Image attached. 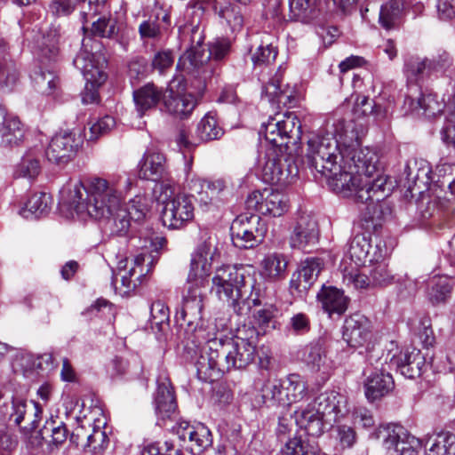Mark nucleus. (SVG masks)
<instances>
[{
	"mask_svg": "<svg viewBox=\"0 0 455 455\" xmlns=\"http://www.w3.org/2000/svg\"><path fill=\"white\" fill-rule=\"evenodd\" d=\"M132 186L130 178L120 175L91 176L68 183L60 191V201L79 218L105 220L111 235L123 236L128 234L132 221L142 222L149 212L148 199L141 195L123 206Z\"/></svg>",
	"mask_w": 455,
	"mask_h": 455,
	"instance_id": "obj_1",
	"label": "nucleus"
},
{
	"mask_svg": "<svg viewBox=\"0 0 455 455\" xmlns=\"http://www.w3.org/2000/svg\"><path fill=\"white\" fill-rule=\"evenodd\" d=\"M219 255L214 241L209 237L193 253L190 269L187 279V291L183 296L181 308L177 312V319L182 320L188 327H195L196 337H203L204 331L197 329L202 321V311L208 276L212 264Z\"/></svg>",
	"mask_w": 455,
	"mask_h": 455,
	"instance_id": "obj_2",
	"label": "nucleus"
},
{
	"mask_svg": "<svg viewBox=\"0 0 455 455\" xmlns=\"http://www.w3.org/2000/svg\"><path fill=\"white\" fill-rule=\"evenodd\" d=\"M245 268L223 266L216 269L212 277V291L228 303L239 315L249 314L252 307L260 305V288Z\"/></svg>",
	"mask_w": 455,
	"mask_h": 455,
	"instance_id": "obj_3",
	"label": "nucleus"
},
{
	"mask_svg": "<svg viewBox=\"0 0 455 455\" xmlns=\"http://www.w3.org/2000/svg\"><path fill=\"white\" fill-rule=\"evenodd\" d=\"M205 344L197 360V371L211 380L219 379L223 373L233 370L232 355L229 353L230 338L204 337Z\"/></svg>",
	"mask_w": 455,
	"mask_h": 455,
	"instance_id": "obj_4",
	"label": "nucleus"
},
{
	"mask_svg": "<svg viewBox=\"0 0 455 455\" xmlns=\"http://www.w3.org/2000/svg\"><path fill=\"white\" fill-rule=\"evenodd\" d=\"M261 394L267 406H290L302 402L309 395L307 380L296 373L289 374L283 380H267Z\"/></svg>",
	"mask_w": 455,
	"mask_h": 455,
	"instance_id": "obj_5",
	"label": "nucleus"
},
{
	"mask_svg": "<svg viewBox=\"0 0 455 455\" xmlns=\"http://www.w3.org/2000/svg\"><path fill=\"white\" fill-rule=\"evenodd\" d=\"M76 68L81 71L85 81L103 84L107 80L105 69L107 58L102 43L91 36H85L82 47L73 60Z\"/></svg>",
	"mask_w": 455,
	"mask_h": 455,
	"instance_id": "obj_6",
	"label": "nucleus"
},
{
	"mask_svg": "<svg viewBox=\"0 0 455 455\" xmlns=\"http://www.w3.org/2000/svg\"><path fill=\"white\" fill-rule=\"evenodd\" d=\"M339 144L331 133L312 134L307 140L306 158L308 166L316 172L328 174L337 167Z\"/></svg>",
	"mask_w": 455,
	"mask_h": 455,
	"instance_id": "obj_7",
	"label": "nucleus"
},
{
	"mask_svg": "<svg viewBox=\"0 0 455 455\" xmlns=\"http://www.w3.org/2000/svg\"><path fill=\"white\" fill-rule=\"evenodd\" d=\"M263 132L267 141L280 152L289 143L296 144L301 138V124L294 113L277 114L263 124Z\"/></svg>",
	"mask_w": 455,
	"mask_h": 455,
	"instance_id": "obj_8",
	"label": "nucleus"
},
{
	"mask_svg": "<svg viewBox=\"0 0 455 455\" xmlns=\"http://www.w3.org/2000/svg\"><path fill=\"white\" fill-rule=\"evenodd\" d=\"M198 46L196 44H192L182 58L188 60L190 66L206 77L213 73V60H221L229 54L231 42L227 38H221L212 43L208 49H197Z\"/></svg>",
	"mask_w": 455,
	"mask_h": 455,
	"instance_id": "obj_9",
	"label": "nucleus"
},
{
	"mask_svg": "<svg viewBox=\"0 0 455 455\" xmlns=\"http://www.w3.org/2000/svg\"><path fill=\"white\" fill-rule=\"evenodd\" d=\"M164 109L169 115L177 118L188 117L196 106V100L192 93L186 92L183 78L172 79L165 88Z\"/></svg>",
	"mask_w": 455,
	"mask_h": 455,
	"instance_id": "obj_10",
	"label": "nucleus"
},
{
	"mask_svg": "<svg viewBox=\"0 0 455 455\" xmlns=\"http://www.w3.org/2000/svg\"><path fill=\"white\" fill-rule=\"evenodd\" d=\"M194 204L190 196L178 194L164 204L162 210L163 224L171 229H180L194 219Z\"/></svg>",
	"mask_w": 455,
	"mask_h": 455,
	"instance_id": "obj_11",
	"label": "nucleus"
},
{
	"mask_svg": "<svg viewBox=\"0 0 455 455\" xmlns=\"http://www.w3.org/2000/svg\"><path fill=\"white\" fill-rule=\"evenodd\" d=\"M246 206L262 215L280 217L287 212L289 201L284 194L272 188H265L263 191L250 194L246 199Z\"/></svg>",
	"mask_w": 455,
	"mask_h": 455,
	"instance_id": "obj_12",
	"label": "nucleus"
},
{
	"mask_svg": "<svg viewBox=\"0 0 455 455\" xmlns=\"http://www.w3.org/2000/svg\"><path fill=\"white\" fill-rule=\"evenodd\" d=\"M328 174H322L327 178L330 188L336 194L344 197L355 196L358 201L359 189L363 184V177L355 173L351 164L342 162Z\"/></svg>",
	"mask_w": 455,
	"mask_h": 455,
	"instance_id": "obj_13",
	"label": "nucleus"
},
{
	"mask_svg": "<svg viewBox=\"0 0 455 455\" xmlns=\"http://www.w3.org/2000/svg\"><path fill=\"white\" fill-rule=\"evenodd\" d=\"M319 235L318 224L315 218L308 214H302L291 228L289 243L292 249L309 252L318 243Z\"/></svg>",
	"mask_w": 455,
	"mask_h": 455,
	"instance_id": "obj_14",
	"label": "nucleus"
},
{
	"mask_svg": "<svg viewBox=\"0 0 455 455\" xmlns=\"http://www.w3.org/2000/svg\"><path fill=\"white\" fill-rule=\"evenodd\" d=\"M83 144L80 134L65 132L56 134L49 143L45 154L50 162L64 164L70 161Z\"/></svg>",
	"mask_w": 455,
	"mask_h": 455,
	"instance_id": "obj_15",
	"label": "nucleus"
},
{
	"mask_svg": "<svg viewBox=\"0 0 455 455\" xmlns=\"http://www.w3.org/2000/svg\"><path fill=\"white\" fill-rule=\"evenodd\" d=\"M385 363L388 369H395L402 375L409 379L420 376L422 368L425 365V358L419 349L408 347L398 355H390V352L384 357Z\"/></svg>",
	"mask_w": 455,
	"mask_h": 455,
	"instance_id": "obj_16",
	"label": "nucleus"
},
{
	"mask_svg": "<svg viewBox=\"0 0 455 455\" xmlns=\"http://www.w3.org/2000/svg\"><path fill=\"white\" fill-rule=\"evenodd\" d=\"M299 173L297 166L283 156H267L262 167L264 182L286 186L292 182Z\"/></svg>",
	"mask_w": 455,
	"mask_h": 455,
	"instance_id": "obj_17",
	"label": "nucleus"
},
{
	"mask_svg": "<svg viewBox=\"0 0 455 455\" xmlns=\"http://www.w3.org/2000/svg\"><path fill=\"white\" fill-rule=\"evenodd\" d=\"M391 193V188L387 185V178L379 172L372 178H363V184L359 189L358 202L368 203V208L373 204L374 209L379 210V214L373 215V219H380L382 215V204H380Z\"/></svg>",
	"mask_w": 455,
	"mask_h": 455,
	"instance_id": "obj_18",
	"label": "nucleus"
},
{
	"mask_svg": "<svg viewBox=\"0 0 455 455\" xmlns=\"http://www.w3.org/2000/svg\"><path fill=\"white\" fill-rule=\"evenodd\" d=\"M386 364L383 357H378L373 366L375 371L371 372L365 380V396L371 402L386 395L394 387L393 378L387 371L389 369L386 368Z\"/></svg>",
	"mask_w": 455,
	"mask_h": 455,
	"instance_id": "obj_19",
	"label": "nucleus"
},
{
	"mask_svg": "<svg viewBox=\"0 0 455 455\" xmlns=\"http://www.w3.org/2000/svg\"><path fill=\"white\" fill-rule=\"evenodd\" d=\"M341 161L351 164L355 173L363 178H372L379 172L378 152L371 148H355L349 156H341Z\"/></svg>",
	"mask_w": 455,
	"mask_h": 455,
	"instance_id": "obj_20",
	"label": "nucleus"
},
{
	"mask_svg": "<svg viewBox=\"0 0 455 455\" xmlns=\"http://www.w3.org/2000/svg\"><path fill=\"white\" fill-rule=\"evenodd\" d=\"M336 141L339 144V156H349L354 148L360 147L364 128L354 120H340L335 126Z\"/></svg>",
	"mask_w": 455,
	"mask_h": 455,
	"instance_id": "obj_21",
	"label": "nucleus"
},
{
	"mask_svg": "<svg viewBox=\"0 0 455 455\" xmlns=\"http://www.w3.org/2000/svg\"><path fill=\"white\" fill-rule=\"evenodd\" d=\"M322 270V261L317 258H307L292 275L290 287L299 296L305 295L315 282Z\"/></svg>",
	"mask_w": 455,
	"mask_h": 455,
	"instance_id": "obj_22",
	"label": "nucleus"
},
{
	"mask_svg": "<svg viewBox=\"0 0 455 455\" xmlns=\"http://www.w3.org/2000/svg\"><path fill=\"white\" fill-rule=\"evenodd\" d=\"M369 320L361 315H353L346 319L343 327V339L352 347L364 346L371 338Z\"/></svg>",
	"mask_w": 455,
	"mask_h": 455,
	"instance_id": "obj_23",
	"label": "nucleus"
},
{
	"mask_svg": "<svg viewBox=\"0 0 455 455\" xmlns=\"http://www.w3.org/2000/svg\"><path fill=\"white\" fill-rule=\"evenodd\" d=\"M228 352L232 355L233 370L244 369L255 360L256 339L252 335L249 338L239 335L230 338Z\"/></svg>",
	"mask_w": 455,
	"mask_h": 455,
	"instance_id": "obj_24",
	"label": "nucleus"
},
{
	"mask_svg": "<svg viewBox=\"0 0 455 455\" xmlns=\"http://www.w3.org/2000/svg\"><path fill=\"white\" fill-rule=\"evenodd\" d=\"M293 416L297 426L308 435L320 436L323 433L324 417L312 402L295 410Z\"/></svg>",
	"mask_w": 455,
	"mask_h": 455,
	"instance_id": "obj_25",
	"label": "nucleus"
},
{
	"mask_svg": "<svg viewBox=\"0 0 455 455\" xmlns=\"http://www.w3.org/2000/svg\"><path fill=\"white\" fill-rule=\"evenodd\" d=\"M165 94V89L154 83H148L133 91V101L139 116L141 117L148 111L156 108L160 101L164 103Z\"/></svg>",
	"mask_w": 455,
	"mask_h": 455,
	"instance_id": "obj_26",
	"label": "nucleus"
},
{
	"mask_svg": "<svg viewBox=\"0 0 455 455\" xmlns=\"http://www.w3.org/2000/svg\"><path fill=\"white\" fill-rule=\"evenodd\" d=\"M317 301L322 308L330 316L333 314L339 315L344 314L347 309L349 299L344 294V291L334 286L323 285L316 295Z\"/></svg>",
	"mask_w": 455,
	"mask_h": 455,
	"instance_id": "obj_27",
	"label": "nucleus"
},
{
	"mask_svg": "<svg viewBox=\"0 0 455 455\" xmlns=\"http://www.w3.org/2000/svg\"><path fill=\"white\" fill-rule=\"evenodd\" d=\"M263 92L268 100L278 105L291 107L296 102V89L289 84H283L281 75L276 74L264 86Z\"/></svg>",
	"mask_w": 455,
	"mask_h": 455,
	"instance_id": "obj_28",
	"label": "nucleus"
},
{
	"mask_svg": "<svg viewBox=\"0 0 455 455\" xmlns=\"http://www.w3.org/2000/svg\"><path fill=\"white\" fill-rule=\"evenodd\" d=\"M166 158L161 152L148 149L140 163V176L145 180H158L166 174Z\"/></svg>",
	"mask_w": 455,
	"mask_h": 455,
	"instance_id": "obj_29",
	"label": "nucleus"
},
{
	"mask_svg": "<svg viewBox=\"0 0 455 455\" xmlns=\"http://www.w3.org/2000/svg\"><path fill=\"white\" fill-rule=\"evenodd\" d=\"M177 434L180 440L193 443L197 451L206 449L212 443L210 429L202 423L191 425L189 422L182 421L178 427Z\"/></svg>",
	"mask_w": 455,
	"mask_h": 455,
	"instance_id": "obj_30",
	"label": "nucleus"
},
{
	"mask_svg": "<svg viewBox=\"0 0 455 455\" xmlns=\"http://www.w3.org/2000/svg\"><path fill=\"white\" fill-rule=\"evenodd\" d=\"M177 403L173 388L169 379L158 382L155 396L156 413L163 419L171 418L175 413Z\"/></svg>",
	"mask_w": 455,
	"mask_h": 455,
	"instance_id": "obj_31",
	"label": "nucleus"
},
{
	"mask_svg": "<svg viewBox=\"0 0 455 455\" xmlns=\"http://www.w3.org/2000/svg\"><path fill=\"white\" fill-rule=\"evenodd\" d=\"M153 262L151 255L140 253L135 257L134 266L128 272L121 273V275L116 274L113 282H116L117 276L120 275L124 287L129 289L132 283L135 287L137 285L136 281L141 283V279L150 271Z\"/></svg>",
	"mask_w": 455,
	"mask_h": 455,
	"instance_id": "obj_32",
	"label": "nucleus"
},
{
	"mask_svg": "<svg viewBox=\"0 0 455 455\" xmlns=\"http://www.w3.org/2000/svg\"><path fill=\"white\" fill-rule=\"evenodd\" d=\"M428 58L419 55H410L404 59L403 74L407 83L411 84H419L426 77L432 76L428 65Z\"/></svg>",
	"mask_w": 455,
	"mask_h": 455,
	"instance_id": "obj_33",
	"label": "nucleus"
},
{
	"mask_svg": "<svg viewBox=\"0 0 455 455\" xmlns=\"http://www.w3.org/2000/svg\"><path fill=\"white\" fill-rule=\"evenodd\" d=\"M303 359L312 371L327 374L331 369V362L327 357L323 342L320 339L306 347Z\"/></svg>",
	"mask_w": 455,
	"mask_h": 455,
	"instance_id": "obj_34",
	"label": "nucleus"
},
{
	"mask_svg": "<svg viewBox=\"0 0 455 455\" xmlns=\"http://www.w3.org/2000/svg\"><path fill=\"white\" fill-rule=\"evenodd\" d=\"M312 403L324 418L332 415L336 419L338 415L342 412V408L345 407L346 399L336 391H325L316 396Z\"/></svg>",
	"mask_w": 455,
	"mask_h": 455,
	"instance_id": "obj_35",
	"label": "nucleus"
},
{
	"mask_svg": "<svg viewBox=\"0 0 455 455\" xmlns=\"http://www.w3.org/2000/svg\"><path fill=\"white\" fill-rule=\"evenodd\" d=\"M404 10L403 0H387L379 11V22L386 30L395 29L400 26Z\"/></svg>",
	"mask_w": 455,
	"mask_h": 455,
	"instance_id": "obj_36",
	"label": "nucleus"
},
{
	"mask_svg": "<svg viewBox=\"0 0 455 455\" xmlns=\"http://www.w3.org/2000/svg\"><path fill=\"white\" fill-rule=\"evenodd\" d=\"M426 445V455H455V435L440 432L430 436Z\"/></svg>",
	"mask_w": 455,
	"mask_h": 455,
	"instance_id": "obj_37",
	"label": "nucleus"
},
{
	"mask_svg": "<svg viewBox=\"0 0 455 455\" xmlns=\"http://www.w3.org/2000/svg\"><path fill=\"white\" fill-rule=\"evenodd\" d=\"M25 129L20 120L12 115L0 128V146L18 145L24 138Z\"/></svg>",
	"mask_w": 455,
	"mask_h": 455,
	"instance_id": "obj_38",
	"label": "nucleus"
},
{
	"mask_svg": "<svg viewBox=\"0 0 455 455\" xmlns=\"http://www.w3.org/2000/svg\"><path fill=\"white\" fill-rule=\"evenodd\" d=\"M51 204L52 198L48 194H34L28 198L20 213L26 219H38L49 212Z\"/></svg>",
	"mask_w": 455,
	"mask_h": 455,
	"instance_id": "obj_39",
	"label": "nucleus"
},
{
	"mask_svg": "<svg viewBox=\"0 0 455 455\" xmlns=\"http://www.w3.org/2000/svg\"><path fill=\"white\" fill-rule=\"evenodd\" d=\"M371 247L370 235L363 233L356 234L348 245L347 253L350 260L356 267L363 266L370 256Z\"/></svg>",
	"mask_w": 455,
	"mask_h": 455,
	"instance_id": "obj_40",
	"label": "nucleus"
},
{
	"mask_svg": "<svg viewBox=\"0 0 455 455\" xmlns=\"http://www.w3.org/2000/svg\"><path fill=\"white\" fill-rule=\"evenodd\" d=\"M382 259L383 255L381 253L369 259L370 262H375V265L370 271L371 287H386L395 282V275L388 269L387 264Z\"/></svg>",
	"mask_w": 455,
	"mask_h": 455,
	"instance_id": "obj_41",
	"label": "nucleus"
},
{
	"mask_svg": "<svg viewBox=\"0 0 455 455\" xmlns=\"http://www.w3.org/2000/svg\"><path fill=\"white\" fill-rule=\"evenodd\" d=\"M408 432L400 425L388 424L380 426L373 434L375 438L382 441L384 447L388 450H395L403 438H406Z\"/></svg>",
	"mask_w": 455,
	"mask_h": 455,
	"instance_id": "obj_42",
	"label": "nucleus"
},
{
	"mask_svg": "<svg viewBox=\"0 0 455 455\" xmlns=\"http://www.w3.org/2000/svg\"><path fill=\"white\" fill-rule=\"evenodd\" d=\"M187 11L190 12L191 16L189 21L192 27L191 44L201 45L204 37L199 25L205 12V3L203 0H190L187 5Z\"/></svg>",
	"mask_w": 455,
	"mask_h": 455,
	"instance_id": "obj_43",
	"label": "nucleus"
},
{
	"mask_svg": "<svg viewBox=\"0 0 455 455\" xmlns=\"http://www.w3.org/2000/svg\"><path fill=\"white\" fill-rule=\"evenodd\" d=\"M223 134L224 131L212 112H208L197 124L196 135L202 141L219 140Z\"/></svg>",
	"mask_w": 455,
	"mask_h": 455,
	"instance_id": "obj_44",
	"label": "nucleus"
},
{
	"mask_svg": "<svg viewBox=\"0 0 455 455\" xmlns=\"http://www.w3.org/2000/svg\"><path fill=\"white\" fill-rule=\"evenodd\" d=\"M261 267L263 275L272 280H277L285 275L287 261L283 255L272 253L263 259Z\"/></svg>",
	"mask_w": 455,
	"mask_h": 455,
	"instance_id": "obj_45",
	"label": "nucleus"
},
{
	"mask_svg": "<svg viewBox=\"0 0 455 455\" xmlns=\"http://www.w3.org/2000/svg\"><path fill=\"white\" fill-rule=\"evenodd\" d=\"M452 281L446 276L434 278L429 285L427 297L432 304L445 302L452 292Z\"/></svg>",
	"mask_w": 455,
	"mask_h": 455,
	"instance_id": "obj_46",
	"label": "nucleus"
},
{
	"mask_svg": "<svg viewBox=\"0 0 455 455\" xmlns=\"http://www.w3.org/2000/svg\"><path fill=\"white\" fill-rule=\"evenodd\" d=\"M222 24L230 29L232 33L240 32L244 25V17L238 6L228 4L216 12Z\"/></svg>",
	"mask_w": 455,
	"mask_h": 455,
	"instance_id": "obj_47",
	"label": "nucleus"
},
{
	"mask_svg": "<svg viewBox=\"0 0 455 455\" xmlns=\"http://www.w3.org/2000/svg\"><path fill=\"white\" fill-rule=\"evenodd\" d=\"M355 266H345L342 268V281L347 287H352L355 290L369 289L371 287L370 276L361 273Z\"/></svg>",
	"mask_w": 455,
	"mask_h": 455,
	"instance_id": "obj_48",
	"label": "nucleus"
},
{
	"mask_svg": "<svg viewBox=\"0 0 455 455\" xmlns=\"http://www.w3.org/2000/svg\"><path fill=\"white\" fill-rule=\"evenodd\" d=\"M43 434L48 437L47 445L53 449L58 448L66 442L68 430L64 423L60 422L57 424L54 420H50L46 421L43 427Z\"/></svg>",
	"mask_w": 455,
	"mask_h": 455,
	"instance_id": "obj_49",
	"label": "nucleus"
},
{
	"mask_svg": "<svg viewBox=\"0 0 455 455\" xmlns=\"http://www.w3.org/2000/svg\"><path fill=\"white\" fill-rule=\"evenodd\" d=\"M231 239L235 246L242 249H250L257 246L260 243L266 234L267 230L259 229L257 233L253 230L240 231H230Z\"/></svg>",
	"mask_w": 455,
	"mask_h": 455,
	"instance_id": "obj_50",
	"label": "nucleus"
},
{
	"mask_svg": "<svg viewBox=\"0 0 455 455\" xmlns=\"http://www.w3.org/2000/svg\"><path fill=\"white\" fill-rule=\"evenodd\" d=\"M290 10L302 22H309L317 16L315 0H290Z\"/></svg>",
	"mask_w": 455,
	"mask_h": 455,
	"instance_id": "obj_51",
	"label": "nucleus"
},
{
	"mask_svg": "<svg viewBox=\"0 0 455 455\" xmlns=\"http://www.w3.org/2000/svg\"><path fill=\"white\" fill-rule=\"evenodd\" d=\"M259 229L267 230L265 222L256 214H241L236 217L230 227V231H247L253 230L257 233Z\"/></svg>",
	"mask_w": 455,
	"mask_h": 455,
	"instance_id": "obj_52",
	"label": "nucleus"
},
{
	"mask_svg": "<svg viewBox=\"0 0 455 455\" xmlns=\"http://www.w3.org/2000/svg\"><path fill=\"white\" fill-rule=\"evenodd\" d=\"M91 33L101 38H114L118 34L117 21L111 17H100L92 21Z\"/></svg>",
	"mask_w": 455,
	"mask_h": 455,
	"instance_id": "obj_53",
	"label": "nucleus"
},
{
	"mask_svg": "<svg viewBox=\"0 0 455 455\" xmlns=\"http://www.w3.org/2000/svg\"><path fill=\"white\" fill-rule=\"evenodd\" d=\"M41 172L38 156L34 152H28L17 166L16 175L28 179H35Z\"/></svg>",
	"mask_w": 455,
	"mask_h": 455,
	"instance_id": "obj_54",
	"label": "nucleus"
},
{
	"mask_svg": "<svg viewBox=\"0 0 455 455\" xmlns=\"http://www.w3.org/2000/svg\"><path fill=\"white\" fill-rule=\"evenodd\" d=\"M98 423H100L98 420ZM87 442L84 448L93 454H101L108 445V437L100 424L93 427L92 433L86 436Z\"/></svg>",
	"mask_w": 455,
	"mask_h": 455,
	"instance_id": "obj_55",
	"label": "nucleus"
},
{
	"mask_svg": "<svg viewBox=\"0 0 455 455\" xmlns=\"http://www.w3.org/2000/svg\"><path fill=\"white\" fill-rule=\"evenodd\" d=\"M405 102L409 103L412 110L423 109L424 113L429 116H435L442 110L440 104L436 101L435 96L431 94L421 95L417 100L407 96Z\"/></svg>",
	"mask_w": 455,
	"mask_h": 455,
	"instance_id": "obj_56",
	"label": "nucleus"
},
{
	"mask_svg": "<svg viewBox=\"0 0 455 455\" xmlns=\"http://www.w3.org/2000/svg\"><path fill=\"white\" fill-rule=\"evenodd\" d=\"M405 102L409 103L412 110L423 109L424 113L429 116H435L442 110L440 104L436 101L435 96L431 94L421 95L417 100L407 96Z\"/></svg>",
	"mask_w": 455,
	"mask_h": 455,
	"instance_id": "obj_57",
	"label": "nucleus"
},
{
	"mask_svg": "<svg viewBox=\"0 0 455 455\" xmlns=\"http://www.w3.org/2000/svg\"><path fill=\"white\" fill-rule=\"evenodd\" d=\"M318 447L295 436L286 442L281 452L282 455H318Z\"/></svg>",
	"mask_w": 455,
	"mask_h": 455,
	"instance_id": "obj_58",
	"label": "nucleus"
},
{
	"mask_svg": "<svg viewBox=\"0 0 455 455\" xmlns=\"http://www.w3.org/2000/svg\"><path fill=\"white\" fill-rule=\"evenodd\" d=\"M276 313L277 309L273 305L259 309L253 314L254 323L264 332L274 330L277 324Z\"/></svg>",
	"mask_w": 455,
	"mask_h": 455,
	"instance_id": "obj_59",
	"label": "nucleus"
},
{
	"mask_svg": "<svg viewBox=\"0 0 455 455\" xmlns=\"http://www.w3.org/2000/svg\"><path fill=\"white\" fill-rule=\"evenodd\" d=\"M35 86L44 94H51L57 87L58 77L50 71L36 72L33 76Z\"/></svg>",
	"mask_w": 455,
	"mask_h": 455,
	"instance_id": "obj_60",
	"label": "nucleus"
},
{
	"mask_svg": "<svg viewBox=\"0 0 455 455\" xmlns=\"http://www.w3.org/2000/svg\"><path fill=\"white\" fill-rule=\"evenodd\" d=\"M115 125L116 121L114 117L110 116H105L90 125L89 134L86 133L85 136L88 138V140L94 141L100 136L109 132Z\"/></svg>",
	"mask_w": 455,
	"mask_h": 455,
	"instance_id": "obj_61",
	"label": "nucleus"
},
{
	"mask_svg": "<svg viewBox=\"0 0 455 455\" xmlns=\"http://www.w3.org/2000/svg\"><path fill=\"white\" fill-rule=\"evenodd\" d=\"M277 50L272 44H260L252 54L251 60L255 65H268L275 61Z\"/></svg>",
	"mask_w": 455,
	"mask_h": 455,
	"instance_id": "obj_62",
	"label": "nucleus"
},
{
	"mask_svg": "<svg viewBox=\"0 0 455 455\" xmlns=\"http://www.w3.org/2000/svg\"><path fill=\"white\" fill-rule=\"evenodd\" d=\"M172 452L175 455H182L180 449L175 450L173 443L166 441L163 446H160L159 443H150L145 445L141 451V455H172Z\"/></svg>",
	"mask_w": 455,
	"mask_h": 455,
	"instance_id": "obj_63",
	"label": "nucleus"
},
{
	"mask_svg": "<svg viewBox=\"0 0 455 455\" xmlns=\"http://www.w3.org/2000/svg\"><path fill=\"white\" fill-rule=\"evenodd\" d=\"M441 135L446 145L455 148V108L453 109L449 108Z\"/></svg>",
	"mask_w": 455,
	"mask_h": 455,
	"instance_id": "obj_64",
	"label": "nucleus"
}]
</instances>
